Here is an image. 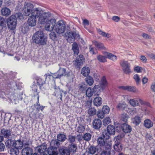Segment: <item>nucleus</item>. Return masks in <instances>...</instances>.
<instances>
[{
	"label": "nucleus",
	"instance_id": "f257e3e1",
	"mask_svg": "<svg viewBox=\"0 0 155 155\" xmlns=\"http://www.w3.org/2000/svg\"><path fill=\"white\" fill-rule=\"evenodd\" d=\"M48 14L43 12H39L35 10L32 13L31 15L29 16L27 21V23L29 26L34 27L36 25V18H38V21L41 24H44L46 20Z\"/></svg>",
	"mask_w": 155,
	"mask_h": 155
},
{
	"label": "nucleus",
	"instance_id": "f03ea898",
	"mask_svg": "<svg viewBox=\"0 0 155 155\" xmlns=\"http://www.w3.org/2000/svg\"><path fill=\"white\" fill-rule=\"evenodd\" d=\"M108 138L109 137L105 135V133L103 132L102 136L97 139L98 145L101 147V148L103 150H109L111 148V143L110 142L108 141Z\"/></svg>",
	"mask_w": 155,
	"mask_h": 155
},
{
	"label": "nucleus",
	"instance_id": "7ed1b4c3",
	"mask_svg": "<svg viewBox=\"0 0 155 155\" xmlns=\"http://www.w3.org/2000/svg\"><path fill=\"white\" fill-rule=\"evenodd\" d=\"M33 42L40 45H44L46 44L47 38L44 36L43 31H38L35 32L32 37Z\"/></svg>",
	"mask_w": 155,
	"mask_h": 155
},
{
	"label": "nucleus",
	"instance_id": "20e7f679",
	"mask_svg": "<svg viewBox=\"0 0 155 155\" xmlns=\"http://www.w3.org/2000/svg\"><path fill=\"white\" fill-rule=\"evenodd\" d=\"M46 13L48 14L47 18L45 22V29L48 31H53L54 28L56 24V20L54 19H51L49 20L48 18L51 16V14L48 12Z\"/></svg>",
	"mask_w": 155,
	"mask_h": 155
},
{
	"label": "nucleus",
	"instance_id": "39448f33",
	"mask_svg": "<svg viewBox=\"0 0 155 155\" xmlns=\"http://www.w3.org/2000/svg\"><path fill=\"white\" fill-rule=\"evenodd\" d=\"M33 5L30 3L26 2L25 3L23 11L25 16H29L30 15H32V12L35 10L39 11V12H43L40 8H33Z\"/></svg>",
	"mask_w": 155,
	"mask_h": 155
},
{
	"label": "nucleus",
	"instance_id": "423d86ee",
	"mask_svg": "<svg viewBox=\"0 0 155 155\" xmlns=\"http://www.w3.org/2000/svg\"><path fill=\"white\" fill-rule=\"evenodd\" d=\"M66 22L63 20L58 21L54 27V30L56 32L60 35L64 33L65 30Z\"/></svg>",
	"mask_w": 155,
	"mask_h": 155
},
{
	"label": "nucleus",
	"instance_id": "0eeeda50",
	"mask_svg": "<svg viewBox=\"0 0 155 155\" xmlns=\"http://www.w3.org/2000/svg\"><path fill=\"white\" fill-rule=\"evenodd\" d=\"M7 25L10 30H14L17 25V18L16 16L12 15L8 19Z\"/></svg>",
	"mask_w": 155,
	"mask_h": 155
},
{
	"label": "nucleus",
	"instance_id": "6e6552de",
	"mask_svg": "<svg viewBox=\"0 0 155 155\" xmlns=\"http://www.w3.org/2000/svg\"><path fill=\"white\" fill-rule=\"evenodd\" d=\"M18 96L17 94L10 92L7 94V99L8 100H9L11 102L16 104L17 103L15 101L18 102Z\"/></svg>",
	"mask_w": 155,
	"mask_h": 155
},
{
	"label": "nucleus",
	"instance_id": "1a4fd4ad",
	"mask_svg": "<svg viewBox=\"0 0 155 155\" xmlns=\"http://www.w3.org/2000/svg\"><path fill=\"white\" fill-rule=\"evenodd\" d=\"M120 65L122 67L124 72L126 74H129L131 72L130 69V64L127 61L122 60L120 62Z\"/></svg>",
	"mask_w": 155,
	"mask_h": 155
},
{
	"label": "nucleus",
	"instance_id": "9d476101",
	"mask_svg": "<svg viewBox=\"0 0 155 155\" xmlns=\"http://www.w3.org/2000/svg\"><path fill=\"white\" fill-rule=\"evenodd\" d=\"M118 127L119 128L118 129H117L118 131H120L121 129L125 133L130 132L131 130V127L126 123L122 124L121 125L120 124H118L116 128H117Z\"/></svg>",
	"mask_w": 155,
	"mask_h": 155
},
{
	"label": "nucleus",
	"instance_id": "9b49d317",
	"mask_svg": "<svg viewBox=\"0 0 155 155\" xmlns=\"http://www.w3.org/2000/svg\"><path fill=\"white\" fill-rule=\"evenodd\" d=\"M67 41L70 43H72L74 40L75 38L79 36L78 33L76 31L70 32L67 35Z\"/></svg>",
	"mask_w": 155,
	"mask_h": 155
},
{
	"label": "nucleus",
	"instance_id": "f8f14e48",
	"mask_svg": "<svg viewBox=\"0 0 155 155\" xmlns=\"http://www.w3.org/2000/svg\"><path fill=\"white\" fill-rule=\"evenodd\" d=\"M84 59L83 55H80L77 58L76 60L74 62L75 66L77 68H79L81 66H82L84 62Z\"/></svg>",
	"mask_w": 155,
	"mask_h": 155
},
{
	"label": "nucleus",
	"instance_id": "ddd939ff",
	"mask_svg": "<svg viewBox=\"0 0 155 155\" xmlns=\"http://www.w3.org/2000/svg\"><path fill=\"white\" fill-rule=\"evenodd\" d=\"M107 132H104L105 135L109 137L110 134H114L115 133V129L114 127L112 125H109L107 128Z\"/></svg>",
	"mask_w": 155,
	"mask_h": 155
},
{
	"label": "nucleus",
	"instance_id": "4468645a",
	"mask_svg": "<svg viewBox=\"0 0 155 155\" xmlns=\"http://www.w3.org/2000/svg\"><path fill=\"white\" fill-rule=\"evenodd\" d=\"M139 102L141 104L143 103V101L140 99H139L138 100H137L136 99H131L129 101L130 104L133 107L138 106Z\"/></svg>",
	"mask_w": 155,
	"mask_h": 155
},
{
	"label": "nucleus",
	"instance_id": "2eb2a0df",
	"mask_svg": "<svg viewBox=\"0 0 155 155\" xmlns=\"http://www.w3.org/2000/svg\"><path fill=\"white\" fill-rule=\"evenodd\" d=\"M47 153L49 155H58V153L57 147L51 146L47 150Z\"/></svg>",
	"mask_w": 155,
	"mask_h": 155
},
{
	"label": "nucleus",
	"instance_id": "dca6fc26",
	"mask_svg": "<svg viewBox=\"0 0 155 155\" xmlns=\"http://www.w3.org/2000/svg\"><path fill=\"white\" fill-rule=\"evenodd\" d=\"M93 128L95 129H98L101 127L102 122L101 120L98 119H94L92 122Z\"/></svg>",
	"mask_w": 155,
	"mask_h": 155
},
{
	"label": "nucleus",
	"instance_id": "f3484780",
	"mask_svg": "<svg viewBox=\"0 0 155 155\" xmlns=\"http://www.w3.org/2000/svg\"><path fill=\"white\" fill-rule=\"evenodd\" d=\"M1 11V14L6 17L10 15L11 12V10L9 8L6 7L2 8Z\"/></svg>",
	"mask_w": 155,
	"mask_h": 155
},
{
	"label": "nucleus",
	"instance_id": "a211bd4d",
	"mask_svg": "<svg viewBox=\"0 0 155 155\" xmlns=\"http://www.w3.org/2000/svg\"><path fill=\"white\" fill-rule=\"evenodd\" d=\"M108 83L105 77H103L100 83V88L102 90L104 89L107 86Z\"/></svg>",
	"mask_w": 155,
	"mask_h": 155
},
{
	"label": "nucleus",
	"instance_id": "6ab92c4d",
	"mask_svg": "<svg viewBox=\"0 0 155 155\" xmlns=\"http://www.w3.org/2000/svg\"><path fill=\"white\" fill-rule=\"evenodd\" d=\"M13 144V147H15L19 149H21L23 146V142L20 140L14 141Z\"/></svg>",
	"mask_w": 155,
	"mask_h": 155
},
{
	"label": "nucleus",
	"instance_id": "aec40b11",
	"mask_svg": "<svg viewBox=\"0 0 155 155\" xmlns=\"http://www.w3.org/2000/svg\"><path fill=\"white\" fill-rule=\"evenodd\" d=\"M1 134L5 138L9 137L11 136V131L9 130L3 129L1 131Z\"/></svg>",
	"mask_w": 155,
	"mask_h": 155
},
{
	"label": "nucleus",
	"instance_id": "412c9836",
	"mask_svg": "<svg viewBox=\"0 0 155 155\" xmlns=\"http://www.w3.org/2000/svg\"><path fill=\"white\" fill-rule=\"evenodd\" d=\"M92 42L93 44L98 49L100 50L105 49V48L102 43L95 41H93Z\"/></svg>",
	"mask_w": 155,
	"mask_h": 155
},
{
	"label": "nucleus",
	"instance_id": "4be33fe9",
	"mask_svg": "<svg viewBox=\"0 0 155 155\" xmlns=\"http://www.w3.org/2000/svg\"><path fill=\"white\" fill-rule=\"evenodd\" d=\"M47 149V147L46 146L41 145L40 146H38L36 147V150L41 154L45 152Z\"/></svg>",
	"mask_w": 155,
	"mask_h": 155
},
{
	"label": "nucleus",
	"instance_id": "5701e85b",
	"mask_svg": "<svg viewBox=\"0 0 155 155\" xmlns=\"http://www.w3.org/2000/svg\"><path fill=\"white\" fill-rule=\"evenodd\" d=\"M32 150L30 147H26L22 151V155H31Z\"/></svg>",
	"mask_w": 155,
	"mask_h": 155
},
{
	"label": "nucleus",
	"instance_id": "b1692460",
	"mask_svg": "<svg viewBox=\"0 0 155 155\" xmlns=\"http://www.w3.org/2000/svg\"><path fill=\"white\" fill-rule=\"evenodd\" d=\"M90 70L87 67H84L82 69L81 74L84 76H87L89 74Z\"/></svg>",
	"mask_w": 155,
	"mask_h": 155
},
{
	"label": "nucleus",
	"instance_id": "393cba45",
	"mask_svg": "<svg viewBox=\"0 0 155 155\" xmlns=\"http://www.w3.org/2000/svg\"><path fill=\"white\" fill-rule=\"evenodd\" d=\"M127 106V105L125 102H123L119 103L117 107V108L119 110H124Z\"/></svg>",
	"mask_w": 155,
	"mask_h": 155
},
{
	"label": "nucleus",
	"instance_id": "a878e982",
	"mask_svg": "<svg viewBox=\"0 0 155 155\" xmlns=\"http://www.w3.org/2000/svg\"><path fill=\"white\" fill-rule=\"evenodd\" d=\"M94 104L97 106H100L102 104L101 98L100 97L95 98L94 100Z\"/></svg>",
	"mask_w": 155,
	"mask_h": 155
},
{
	"label": "nucleus",
	"instance_id": "bb28decb",
	"mask_svg": "<svg viewBox=\"0 0 155 155\" xmlns=\"http://www.w3.org/2000/svg\"><path fill=\"white\" fill-rule=\"evenodd\" d=\"M144 126L147 128H150L153 126V122L150 119L145 120L144 121Z\"/></svg>",
	"mask_w": 155,
	"mask_h": 155
},
{
	"label": "nucleus",
	"instance_id": "cd10ccee",
	"mask_svg": "<svg viewBox=\"0 0 155 155\" xmlns=\"http://www.w3.org/2000/svg\"><path fill=\"white\" fill-rule=\"evenodd\" d=\"M77 146L76 144L72 143L69 145L68 149L70 152H75L77 149Z\"/></svg>",
	"mask_w": 155,
	"mask_h": 155
},
{
	"label": "nucleus",
	"instance_id": "c85d7f7f",
	"mask_svg": "<svg viewBox=\"0 0 155 155\" xmlns=\"http://www.w3.org/2000/svg\"><path fill=\"white\" fill-rule=\"evenodd\" d=\"M66 69L64 68H60L59 70L57 71L58 77L60 78L63 76H65L66 75Z\"/></svg>",
	"mask_w": 155,
	"mask_h": 155
},
{
	"label": "nucleus",
	"instance_id": "c756f323",
	"mask_svg": "<svg viewBox=\"0 0 155 155\" xmlns=\"http://www.w3.org/2000/svg\"><path fill=\"white\" fill-rule=\"evenodd\" d=\"M94 91L93 89L90 87H88L86 91V96L88 97H91L93 94Z\"/></svg>",
	"mask_w": 155,
	"mask_h": 155
},
{
	"label": "nucleus",
	"instance_id": "7c9ffc66",
	"mask_svg": "<svg viewBox=\"0 0 155 155\" xmlns=\"http://www.w3.org/2000/svg\"><path fill=\"white\" fill-rule=\"evenodd\" d=\"M72 49L74 54L77 55L79 52V49L78 44L74 43L72 45Z\"/></svg>",
	"mask_w": 155,
	"mask_h": 155
},
{
	"label": "nucleus",
	"instance_id": "2f4dec72",
	"mask_svg": "<svg viewBox=\"0 0 155 155\" xmlns=\"http://www.w3.org/2000/svg\"><path fill=\"white\" fill-rule=\"evenodd\" d=\"M97 32L100 35L104 37L107 38H110L111 37V35L110 34L104 32L100 29L97 30Z\"/></svg>",
	"mask_w": 155,
	"mask_h": 155
},
{
	"label": "nucleus",
	"instance_id": "473e14b6",
	"mask_svg": "<svg viewBox=\"0 0 155 155\" xmlns=\"http://www.w3.org/2000/svg\"><path fill=\"white\" fill-rule=\"evenodd\" d=\"M66 139V135L62 134H59L57 135V139L58 141L63 142Z\"/></svg>",
	"mask_w": 155,
	"mask_h": 155
},
{
	"label": "nucleus",
	"instance_id": "72a5a7b5",
	"mask_svg": "<svg viewBox=\"0 0 155 155\" xmlns=\"http://www.w3.org/2000/svg\"><path fill=\"white\" fill-rule=\"evenodd\" d=\"M106 55L108 58L114 61H115L117 60V57L115 55L111 53H107L106 54Z\"/></svg>",
	"mask_w": 155,
	"mask_h": 155
},
{
	"label": "nucleus",
	"instance_id": "f704fd0d",
	"mask_svg": "<svg viewBox=\"0 0 155 155\" xmlns=\"http://www.w3.org/2000/svg\"><path fill=\"white\" fill-rule=\"evenodd\" d=\"M133 123L136 125H138L141 122V119L139 116H136L133 119Z\"/></svg>",
	"mask_w": 155,
	"mask_h": 155
},
{
	"label": "nucleus",
	"instance_id": "c9c22d12",
	"mask_svg": "<svg viewBox=\"0 0 155 155\" xmlns=\"http://www.w3.org/2000/svg\"><path fill=\"white\" fill-rule=\"evenodd\" d=\"M10 153L13 155H17L19 153V150L18 148L13 147L10 148Z\"/></svg>",
	"mask_w": 155,
	"mask_h": 155
},
{
	"label": "nucleus",
	"instance_id": "e433bc0d",
	"mask_svg": "<svg viewBox=\"0 0 155 155\" xmlns=\"http://www.w3.org/2000/svg\"><path fill=\"white\" fill-rule=\"evenodd\" d=\"M86 83L90 86L92 85L94 83V80L92 77L90 76L87 77L85 78Z\"/></svg>",
	"mask_w": 155,
	"mask_h": 155
},
{
	"label": "nucleus",
	"instance_id": "4c0bfd02",
	"mask_svg": "<svg viewBox=\"0 0 155 155\" xmlns=\"http://www.w3.org/2000/svg\"><path fill=\"white\" fill-rule=\"evenodd\" d=\"M61 155H70V152L67 148H62L60 150Z\"/></svg>",
	"mask_w": 155,
	"mask_h": 155
},
{
	"label": "nucleus",
	"instance_id": "58836bf2",
	"mask_svg": "<svg viewBox=\"0 0 155 155\" xmlns=\"http://www.w3.org/2000/svg\"><path fill=\"white\" fill-rule=\"evenodd\" d=\"M13 142L14 141L10 139H8L5 142L6 147L8 148H11L13 147Z\"/></svg>",
	"mask_w": 155,
	"mask_h": 155
},
{
	"label": "nucleus",
	"instance_id": "ea45409f",
	"mask_svg": "<svg viewBox=\"0 0 155 155\" xmlns=\"http://www.w3.org/2000/svg\"><path fill=\"white\" fill-rule=\"evenodd\" d=\"M29 28L26 24L24 25L21 27V31L24 34H26L28 32Z\"/></svg>",
	"mask_w": 155,
	"mask_h": 155
},
{
	"label": "nucleus",
	"instance_id": "a19ab883",
	"mask_svg": "<svg viewBox=\"0 0 155 155\" xmlns=\"http://www.w3.org/2000/svg\"><path fill=\"white\" fill-rule=\"evenodd\" d=\"M39 97L38 96L37 97V104L35 105V106L36 109L38 111H39L40 110H41L42 111L43 109L45 108V106H41L40 104L38 103L39 102Z\"/></svg>",
	"mask_w": 155,
	"mask_h": 155
},
{
	"label": "nucleus",
	"instance_id": "79ce46f5",
	"mask_svg": "<svg viewBox=\"0 0 155 155\" xmlns=\"http://www.w3.org/2000/svg\"><path fill=\"white\" fill-rule=\"evenodd\" d=\"M114 148L117 151L120 152L122 150V147L121 143L115 144L114 146Z\"/></svg>",
	"mask_w": 155,
	"mask_h": 155
},
{
	"label": "nucleus",
	"instance_id": "37998d69",
	"mask_svg": "<svg viewBox=\"0 0 155 155\" xmlns=\"http://www.w3.org/2000/svg\"><path fill=\"white\" fill-rule=\"evenodd\" d=\"M87 113L90 116H93L96 114V110L94 108L91 107L88 110Z\"/></svg>",
	"mask_w": 155,
	"mask_h": 155
},
{
	"label": "nucleus",
	"instance_id": "c03bdc74",
	"mask_svg": "<svg viewBox=\"0 0 155 155\" xmlns=\"http://www.w3.org/2000/svg\"><path fill=\"white\" fill-rule=\"evenodd\" d=\"M49 34L50 38L53 40H56L58 37V35L54 32L52 31Z\"/></svg>",
	"mask_w": 155,
	"mask_h": 155
},
{
	"label": "nucleus",
	"instance_id": "a18cd8bd",
	"mask_svg": "<svg viewBox=\"0 0 155 155\" xmlns=\"http://www.w3.org/2000/svg\"><path fill=\"white\" fill-rule=\"evenodd\" d=\"M102 111L105 114H107L110 112V109L108 106L107 105L104 106L102 108Z\"/></svg>",
	"mask_w": 155,
	"mask_h": 155
},
{
	"label": "nucleus",
	"instance_id": "49530a36",
	"mask_svg": "<svg viewBox=\"0 0 155 155\" xmlns=\"http://www.w3.org/2000/svg\"><path fill=\"white\" fill-rule=\"evenodd\" d=\"M51 145L54 146L53 147H58L60 145L59 142L56 140H51Z\"/></svg>",
	"mask_w": 155,
	"mask_h": 155
},
{
	"label": "nucleus",
	"instance_id": "de8ad7c7",
	"mask_svg": "<svg viewBox=\"0 0 155 155\" xmlns=\"http://www.w3.org/2000/svg\"><path fill=\"white\" fill-rule=\"evenodd\" d=\"M15 0H5L4 3L7 6H9L14 4Z\"/></svg>",
	"mask_w": 155,
	"mask_h": 155
},
{
	"label": "nucleus",
	"instance_id": "09e8293b",
	"mask_svg": "<svg viewBox=\"0 0 155 155\" xmlns=\"http://www.w3.org/2000/svg\"><path fill=\"white\" fill-rule=\"evenodd\" d=\"M122 137L120 136H117L114 137V140L115 141V144L121 143Z\"/></svg>",
	"mask_w": 155,
	"mask_h": 155
},
{
	"label": "nucleus",
	"instance_id": "8fccbe9b",
	"mask_svg": "<svg viewBox=\"0 0 155 155\" xmlns=\"http://www.w3.org/2000/svg\"><path fill=\"white\" fill-rule=\"evenodd\" d=\"M88 150L89 153L93 154L96 152V149L94 147L91 146L88 148Z\"/></svg>",
	"mask_w": 155,
	"mask_h": 155
},
{
	"label": "nucleus",
	"instance_id": "3c124183",
	"mask_svg": "<svg viewBox=\"0 0 155 155\" xmlns=\"http://www.w3.org/2000/svg\"><path fill=\"white\" fill-rule=\"evenodd\" d=\"M97 59L100 62H104L106 61V58L101 55H99L97 56Z\"/></svg>",
	"mask_w": 155,
	"mask_h": 155
},
{
	"label": "nucleus",
	"instance_id": "603ef678",
	"mask_svg": "<svg viewBox=\"0 0 155 155\" xmlns=\"http://www.w3.org/2000/svg\"><path fill=\"white\" fill-rule=\"evenodd\" d=\"M103 124L104 125H106L107 124H109L110 123L111 120L109 117H107L103 120Z\"/></svg>",
	"mask_w": 155,
	"mask_h": 155
},
{
	"label": "nucleus",
	"instance_id": "864d4df0",
	"mask_svg": "<svg viewBox=\"0 0 155 155\" xmlns=\"http://www.w3.org/2000/svg\"><path fill=\"white\" fill-rule=\"evenodd\" d=\"M91 138V134L89 133H86L84 135V139L86 141H89L90 140Z\"/></svg>",
	"mask_w": 155,
	"mask_h": 155
},
{
	"label": "nucleus",
	"instance_id": "5fc2aeb1",
	"mask_svg": "<svg viewBox=\"0 0 155 155\" xmlns=\"http://www.w3.org/2000/svg\"><path fill=\"white\" fill-rule=\"evenodd\" d=\"M5 26L6 22L5 19L3 17H0V26H1L3 28Z\"/></svg>",
	"mask_w": 155,
	"mask_h": 155
},
{
	"label": "nucleus",
	"instance_id": "6e6d98bb",
	"mask_svg": "<svg viewBox=\"0 0 155 155\" xmlns=\"http://www.w3.org/2000/svg\"><path fill=\"white\" fill-rule=\"evenodd\" d=\"M134 79L135 80L137 84H139L140 81V78L139 76L137 74H135L133 77Z\"/></svg>",
	"mask_w": 155,
	"mask_h": 155
},
{
	"label": "nucleus",
	"instance_id": "4d7b16f0",
	"mask_svg": "<svg viewBox=\"0 0 155 155\" xmlns=\"http://www.w3.org/2000/svg\"><path fill=\"white\" fill-rule=\"evenodd\" d=\"M45 83V81L41 78H39L37 80V84L39 86L40 88Z\"/></svg>",
	"mask_w": 155,
	"mask_h": 155
},
{
	"label": "nucleus",
	"instance_id": "13d9d810",
	"mask_svg": "<svg viewBox=\"0 0 155 155\" xmlns=\"http://www.w3.org/2000/svg\"><path fill=\"white\" fill-rule=\"evenodd\" d=\"M68 140L70 143H72L75 141L76 138L75 136L70 135L68 136Z\"/></svg>",
	"mask_w": 155,
	"mask_h": 155
},
{
	"label": "nucleus",
	"instance_id": "bf43d9fd",
	"mask_svg": "<svg viewBox=\"0 0 155 155\" xmlns=\"http://www.w3.org/2000/svg\"><path fill=\"white\" fill-rule=\"evenodd\" d=\"M121 119L125 123L127 122L128 119L127 115L126 114H122L121 116Z\"/></svg>",
	"mask_w": 155,
	"mask_h": 155
},
{
	"label": "nucleus",
	"instance_id": "052dcab7",
	"mask_svg": "<svg viewBox=\"0 0 155 155\" xmlns=\"http://www.w3.org/2000/svg\"><path fill=\"white\" fill-rule=\"evenodd\" d=\"M127 90L133 92H136V87H135L127 86Z\"/></svg>",
	"mask_w": 155,
	"mask_h": 155
},
{
	"label": "nucleus",
	"instance_id": "680f3d73",
	"mask_svg": "<svg viewBox=\"0 0 155 155\" xmlns=\"http://www.w3.org/2000/svg\"><path fill=\"white\" fill-rule=\"evenodd\" d=\"M104 114L102 111V112L98 111L97 114V116L99 118H103L104 117Z\"/></svg>",
	"mask_w": 155,
	"mask_h": 155
},
{
	"label": "nucleus",
	"instance_id": "e2e57ef3",
	"mask_svg": "<svg viewBox=\"0 0 155 155\" xmlns=\"http://www.w3.org/2000/svg\"><path fill=\"white\" fill-rule=\"evenodd\" d=\"M129 112L131 115H133L136 113L137 110L136 108H134L130 110Z\"/></svg>",
	"mask_w": 155,
	"mask_h": 155
},
{
	"label": "nucleus",
	"instance_id": "0e129e2a",
	"mask_svg": "<svg viewBox=\"0 0 155 155\" xmlns=\"http://www.w3.org/2000/svg\"><path fill=\"white\" fill-rule=\"evenodd\" d=\"M142 69V68L139 66H136L134 68V70L136 72L139 73L141 72Z\"/></svg>",
	"mask_w": 155,
	"mask_h": 155
},
{
	"label": "nucleus",
	"instance_id": "69168bd1",
	"mask_svg": "<svg viewBox=\"0 0 155 155\" xmlns=\"http://www.w3.org/2000/svg\"><path fill=\"white\" fill-rule=\"evenodd\" d=\"M16 17H17L20 19H22L24 18L23 15L21 13H17L16 14Z\"/></svg>",
	"mask_w": 155,
	"mask_h": 155
},
{
	"label": "nucleus",
	"instance_id": "338daca9",
	"mask_svg": "<svg viewBox=\"0 0 155 155\" xmlns=\"http://www.w3.org/2000/svg\"><path fill=\"white\" fill-rule=\"evenodd\" d=\"M112 19L115 22H118L120 20V18L117 16H114L112 17Z\"/></svg>",
	"mask_w": 155,
	"mask_h": 155
},
{
	"label": "nucleus",
	"instance_id": "774afa93",
	"mask_svg": "<svg viewBox=\"0 0 155 155\" xmlns=\"http://www.w3.org/2000/svg\"><path fill=\"white\" fill-rule=\"evenodd\" d=\"M150 89L152 92H155V82L152 84L150 86Z\"/></svg>",
	"mask_w": 155,
	"mask_h": 155
}]
</instances>
